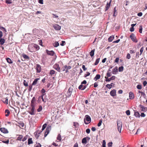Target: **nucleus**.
<instances>
[{"mask_svg": "<svg viewBox=\"0 0 147 147\" xmlns=\"http://www.w3.org/2000/svg\"><path fill=\"white\" fill-rule=\"evenodd\" d=\"M129 98L130 99H133L134 98V93L132 92H130L129 93Z\"/></svg>", "mask_w": 147, "mask_h": 147, "instance_id": "17", "label": "nucleus"}, {"mask_svg": "<svg viewBox=\"0 0 147 147\" xmlns=\"http://www.w3.org/2000/svg\"><path fill=\"white\" fill-rule=\"evenodd\" d=\"M53 27L55 29L57 30H59L61 28V26L56 24L53 25Z\"/></svg>", "mask_w": 147, "mask_h": 147, "instance_id": "15", "label": "nucleus"}, {"mask_svg": "<svg viewBox=\"0 0 147 147\" xmlns=\"http://www.w3.org/2000/svg\"><path fill=\"white\" fill-rule=\"evenodd\" d=\"M55 73V71L53 70H51L50 72V74L51 75L54 74Z\"/></svg>", "mask_w": 147, "mask_h": 147, "instance_id": "44", "label": "nucleus"}, {"mask_svg": "<svg viewBox=\"0 0 147 147\" xmlns=\"http://www.w3.org/2000/svg\"><path fill=\"white\" fill-rule=\"evenodd\" d=\"M47 124L46 123H45L43 125L42 128V131L44 130L45 128L47 126Z\"/></svg>", "mask_w": 147, "mask_h": 147, "instance_id": "46", "label": "nucleus"}, {"mask_svg": "<svg viewBox=\"0 0 147 147\" xmlns=\"http://www.w3.org/2000/svg\"><path fill=\"white\" fill-rule=\"evenodd\" d=\"M87 74H85L84 75V77H86L87 76H89L90 74V73L88 72H87Z\"/></svg>", "mask_w": 147, "mask_h": 147, "instance_id": "58", "label": "nucleus"}, {"mask_svg": "<svg viewBox=\"0 0 147 147\" xmlns=\"http://www.w3.org/2000/svg\"><path fill=\"white\" fill-rule=\"evenodd\" d=\"M110 94L112 96H115L116 95V90L113 89L111 90L110 92Z\"/></svg>", "mask_w": 147, "mask_h": 147, "instance_id": "16", "label": "nucleus"}, {"mask_svg": "<svg viewBox=\"0 0 147 147\" xmlns=\"http://www.w3.org/2000/svg\"><path fill=\"white\" fill-rule=\"evenodd\" d=\"M33 143V141L32 140V138H30L28 140V144H32Z\"/></svg>", "mask_w": 147, "mask_h": 147, "instance_id": "32", "label": "nucleus"}, {"mask_svg": "<svg viewBox=\"0 0 147 147\" xmlns=\"http://www.w3.org/2000/svg\"><path fill=\"white\" fill-rule=\"evenodd\" d=\"M36 99L35 97H33L31 101V106H35V103Z\"/></svg>", "mask_w": 147, "mask_h": 147, "instance_id": "20", "label": "nucleus"}, {"mask_svg": "<svg viewBox=\"0 0 147 147\" xmlns=\"http://www.w3.org/2000/svg\"><path fill=\"white\" fill-rule=\"evenodd\" d=\"M12 3L11 0H7L5 1V3L7 4H11Z\"/></svg>", "mask_w": 147, "mask_h": 147, "instance_id": "40", "label": "nucleus"}, {"mask_svg": "<svg viewBox=\"0 0 147 147\" xmlns=\"http://www.w3.org/2000/svg\"><path fill=\"white\" fill-rule=\"evenodd\" d=\"M126 114L127 115H130V113L129 110H127L126 111Z\"/></svg>", "mask_w": 147, "mask_h": 147, "instance_id": "51", "label": "nucleus"}, {"mask_svg": "<svg viewBox=\"0 0 147 147\" xmlns=\"http://www.w3.org/2000/svg\"><path fill=\"white\" fill-rule=\"evenodd\" d=\"M106 86L109 89H111V86L109 84L106 85Z\"/></svg>", "mask_w": 147, "mask_h": 147, "instance_id": "62", "label": "nucleus"}, {"mask_svg": "<svg viewBox=\"0 0 147 147\" xmlns=\"http://www.w3.org/2000/svg\"><path fill=\"white\" fill-rule=\"evenodd\" d=\"M142 25H141L140 26V28L139 30V32L140 33H142Z\"/></svg>", "mask_w": 147, "mask_h": 147, "instance_id": "38", "label": "nucleus"}, {"mask_svg": "<svg viewBox=\"0 0 147 147\" xmlns=\"http://www.w3.org/2000/svg\"><path fill=\"white\" fill-rule=\"evenodd\" d=\"M5 116L6 117L8 116L9 114H10V111H9L8 110V109H6L5 111Z\"/></svg>", "mask_w": 147, "mask_h": 147, "instance_id": "27", "label": "nucleus"}, {"mask_svg": "<svg viewBox=\"0 0 147 147\" xmlns=\"http://www.w3.org/2000/svg\"><path fill=\"white\" fill-rule=\"evenodd\" d=\"M31 110L29 111V113L32 115H33L35 114L34 109L35 106H31Z\"/></svg>", "mask_w": 147, "mask_h": 147, "instance_id": "11", "label": "nucleus"}, {"mask_svg": "<svg viewBox=\"0 0 147 147\" xmlns=\"http://www.w3.org/2000/svg\"><path fill=\"white\" fill-rule=\"evenodd\" d=\"M5 42V40L3 38H0V44L3 45Z\"/></svg>", "mask_w": 147, "mask_h": 147, "instance_id": "30", "label": "nucleus"}, {"mask_svg": "<svg viewBox=\"0 0 147 147\" xmlns=\"http://www.w3.org/2000/svg\"><path fill=\"white\" fill-rule=\"evenodd\" d=\"M123 67L122 66L120 67L119 68V71H122L123 70Z\"/></svg>", "mask_w": 147, "mask_h": 147, "instance_id": "39", "label": "nucleus"}, {"mask_svg": "<svg viewBox=\"0 0 147 147\" xmlns=\"http://www.w3.org/2000/svg\"><path fill=\"white\" fill-rule=\"evenodd\" d=\"M41 145L39 143L37 144L35 146V147H41Z\"/></svg>", "mask_w": 147, "mask_h": 147, "instance_id": "64", "label": "nucleus"}, {"mask_svg": "<svg viewBox=\"0 0 147 147\" xmlns=\"http://www.w3.org/2000/svg\"><path fill=\"white\" fill-rule=\"evenodd\" d=\"M65 43V42L64 41H62L61 43L60 44V45L62 46H64Z\"/></svg>", "mask_w": 147, "mask_h": 147, "instance_id": "55", "label": "nucleus"}, {"mask_svg": "<svg viewBox=\"0 0 147 147\" xmlns=\"http://www.w3.org/2000/svg\"><path fill=\"white\" fill-rule=\"evenodd\" d=\"M41 131H40L37 130L34 133L35 137L37 138H38L41 133Z\"/></svg>", "mask_w": 147, "mask_h": 147, "instance_id": "12", "label": "nucleus"}, {"mask_svg": "<svg viewBox=\"0 0 147 147\" xmlns=\"http://www.w3.org/2000/svg\"><path fill=\"white\" fill-rule=\"evenodd\" d=\"M115 78V76H112L110 78V80H114Z\"/></svg>", "mask_w": 147, "mask_h": 147, "instance_id": "59", "label": "nucleus"}, {"mask_svg": "<svg viewBox=\"0 0 147 147\" xmlns=\"http://www.w3.org/2000/svg\"><path fill=\"white\" fill-rule=\"evenodd\" d=\"M102 146L103 147H106V142L105 140L102 141Z\"/></svg>", "mask_w": 147, "mask_h": 147, "instance_id": "43", "label": "nucleus"}, {"mask_svg": "<svg viewBox=\"0 0 147 147\" xmlns=\"http://www.w3.org/2000/svg\"><path fill=\"white\" fill-rule=\"evenodd\" d=\"M118 67L117 66L115 67V68L113 69L112 70V73L113 74H116L118 72Z\"/></svg>", "mask_w": 147, "mask_h": 147, "instance_id": "18", "label": "nucleus"}, {"mask_svg": "<svg viewBox=\"0 0 147 147\" xmlns=\"http://www.w3.org/2000/svg\"><path fill=\"white\" fill-rule=\"evenodd\" d=\"M90 139V138L88 136L85 137L82 139V142L83 144H85L87 143V141H89Z\"/></svg>", "mask_w": 147, "mask_h": 147, "instance_id": "9", "label": "nucleus"}, {"mask_svg": "<svg viewBox=\"0 0 147 147\" xmlns=\"http://www.w3.org/2000/svg\"><path fill=\"white\" fill-rule=\"evenodd\" d=\"M86 120L87 121V122L84 119V123L86 124H88L91 122V119L89 116L88 115H86Z\"/></svg>", "mask_w": 147, "mask_h": 147, "instance_id": "5", "label": "nucleus"}, {"mask_svg": "<svg viewBox=\"0 0 147 147\" xmlns=\"http://www.w3.org/2000/svg\"><path fill=\"white\" fill-rule=\"evenodd\" d=\"M57 140H59V141H61V135L60 134H59L58 135V136H57Z\"/></svg>", "mask_w": 147, "mask_h": 147, "instance_id": "35", "label": "nucleus"}, {"mask_svg": "<svg viewBox=\"0 0 147 147\" xmlns=\"http://www.w3.org/2000/svg\"><path fill=\"white\" fill-rule=\"evenodd\" d=\"M102 122V121L101 120H100L97 124V126L98 127H100L101 125Z\"/></svg>", "mask_w": 147, "mask_h": 147, "instance_id": "48", "label": "nucleus"}, {"mask_svg": "<svg viewBox=\"0 0 147 147\" xmlns=\"http://www.w3.org/2000/svg\"><path fill=\"white\" fill-rule=\"evenodd\" d=\"M113 143L112 142H109L108 143L109 147H112Z\"/></svg>", "mask_w": 147, "mask_h": 147, "instance_id": "57", "label": "nucleus"}, {"mask_svg": "<svg viewBox=\"0 0 147 147\" xmlns=\"http://www.w3.org/2000/svg\"><path fill=\"white\" fill-rule=\"evenodd\" d=\"M39 80H40V78H36V79H34V81L33 82L32 84V85H36L38 81Z\"/></svg>", "mask_w": 147, "mask_h": 147, "instance_id": "22", "label": "nucleus"}, {"mask_svg": "<svg viewBox=\"0 0 147 147\" xmlns=\"http://www.w3.org/2000/svg\"><path fill=\"white\" fill-rule=\"evenodd\" d=\"M139 107L140 108V110L142 111L145 112L147 111V107L142 105H140Z\"/></svg>", "mask_w": 147, "mask_h": 147, "instance_id": "8", "label": "nucleus"}, {"mask_svg": "<svg viewBox=\"0 0 147 147\" xmlns=\"http://www.w3.org/2000/svg\"><path fill=\"white\" fill-rule=\"evenodd\" d=\"M49 131L48 130H46L45 132V134H44V136L45 137H46L47 134L49 133Z\"/></svg>", "mask_w": 147, "mask_h": 147, "instance_id": "41", "label": "nucleus"}, {"mask_svg": "<svg viewBox=\"0 0 147 147\" xmlns=\"http://www.w3.org/2000/svg\"><path fill=\"white\" fill-rule=\"evenodd\" d=\"M22 56L25 59H30V58L28 56L24 54H22Z\"/></svg>", "mask_w": 147, "mask_h": 147, "instance_id": "26", "label": "nucleus"}, {"mask_svg": "<svg viewBox=\"0 0 147 147\" xmlns=\"http://www.w3.org/2000/svg\"><path fill=\"white\" fill-rule=\"evenodd\" d=\"M0 131L4 134H7L9 132L8 130L4 127L1 128Z\"/></svg>", "mask_w": 147, "mask_h": 147, "instance_id": "13", "label": "nucleus"}, {"mask_svg": "<svg viewBox=\"0 0 147 147\" xmlns=\"http://www.w3.org/2000/svg\"><path fill=\"white\" fill-rule=\"evenodd\" d=\"M143 50H144V47H142L140 49V55H141L142 54V53L143 51Z\"/></svg>", "mask_w": 147, "mask_h": 147, "instance_id": "49", "label": "nucleus"}, {"mask_svg": "<svg viewBox=\"0 0 147 147\" xmlns=\"http://www.w3.org/2000/svg\"><path fill=\"white\" fill-rule=\"evenodd\" d=\"M143 84L144 86H145L147 84V82L146 81H144L143 82Z\"/></svg>", "mask_w": 147, "mask_h": 147, "instance_id": "63", "label": "nucleus"}, {"mask_svg": "<svg viewBox=\"0 0 147 147\" xmlns=\"http://www.w3.org/2000/svg\"><path fill=\"white\" fill-rule=\"evenodd\" d=\"M107 77H110L111 75V73L110 72H109L108 71H107V73L106 74Z\"/></svg>", "mask_w": 147, "mask_h": 147, "instance_id": "45", "label": "nucleus"}, {"mask_svg": "<svg viewBox=\"0 0 147 147\" xmlns=\"http://www.w3.org/2000/svg\"><path fill=\"white\" fill-rule=\"evenodd\" d=\"M27 135H26V136H25L23 138H22V141L23 142H24L25 140H26L27 139Z\"/></svg>", "mask_w": 147, "mask_h": 147, "instance_id": "53", "label": "nucleus"}, {"mask_svg": "<svg viewBox=\"0 0 147 147\" xmlns=\"http://www.w3.org/2000/svg\"><path fill=\"white\" fill-rule=\"evenodd\" d=\"M73 90V88L71 87H70L69 88L67 93V97H69V96H70L71 95V93Z\"/></svg>", "mask_w": 147, "mask_h": 147, "instance_id": "10", "label": "nucleus"}, {"mask_svg": "<svg viewBox=\"0 0 147 147\" xmlns=\"http://www.w3.org/2000/svg\"><path fill=\"white\" fill-rule=\"evenodd\" d=\"M134 115L137 117H140V114L138 112H135Z\"/></svg>", "mask_w": 147, "mask_h": 147, "instance_id": "31", "label": "nucleus"}, {"mask_svg": "<svg viewBox=\"0 0 147 147\" xmlns=\"http://www.w3.org/2000/svg\"><path fill=\"white\" fill-rule=\"evenodd\" d=\"M114 38V37L113 35H112L109 37L108 39V40L109 42H111L113 40Z\"/></svg>", "mask_w": 147, "mask_h": 147, "instance_id": "24", "label": "nucleus"}, {"mask_svg": "<svg viewBox=\"0 0 147 147\" xmlns=\"http://www.w3.org/2000/svg\"><path fill=\"white\" fill-rule=\"evenodd\" d=\"M138 89L140 90L142 88V87L141 85L138 84L136 87Z\"/></svg>", "mask_w": 147, "mask_h": 147, "instance_id": "47", "label": "nucleus"}, {"mask_svg": "<svg viewBox=\"0 0 147 147\" xmlns=\"http://www.w3.org/2000/svg\"><path fill=\"white\" fill-rule=\"evenodd\" d=\"M99 61H100V58H98V59H97L96 60L95 62L94 63V65H97Z\"/></svg>", "mask_w": 147, "mask_h": 147, "instance_id": "37", "label": "nucleus"}, {"mask_svg": "<svg viewBox=\"0 0 147 147\" xmlns=\"http://www.w3.org/2000/svg\"><path fill=\"white\" fill-rule=\"evenodd\" d=\"M111 2V1L109 3H107L105 7V11L107 10L109 8L110 6Z\"/></svg>", "mask_w": 147, "mask_h": 147, "instance_id": "21", "label": "nucleus"}, {"mask_svg": "<svg viewBox=\"0 0 147 147\" xmlns=\"http://www.w3.org/2000/svg\"><path fill=\"white\" fill-rule=\"evenodd\" d=\"M51 129V126H48L46 128V130H48L49 131Z\"/></svg>", "mask_w": 147, "mask_h": 147, "instance_id": "54", "label": "nucleus"}, {"mask_svg": "<svg viewBox=\"0 0 147 147\" xmlns=\"http://www.w3.org/2000/svg\"><path fill=\"white\" fill-rule=\"evenodd\" d=\"M59 45V44L58 42H55L53 44V46L55 47H57Z\"/></svg>", "mask_w": 147, "mask_h": 147, "instance_id": "36", "label": "nucleus"}, {"mask_svg": "<svg viewBox=\"0 0 147 147\" xmlns=\"http://www.w3.org/2000/svg\"><path fill=\"white\" fill-rule=\"evenodd\" d=\"M23 84L25 86H28V82L26 80H24L23 82Z\"/></svg>", "mask_w": 147, "mask_h": 147, "instance_id": "34", "label": "nucleus"}, {"mask_svg": "<svg viewBox=\"0 0 147 147\" xmlns=\"http://www.w3.org/2000/svg\"><path fill=\"white\" fill-rule=\"evenodd\" d=\"M105 78L106 79L105 81L106 82H109L111 80H110V78H108V77L106 76L105 77Z\"/></svg>", "mask_w": 147, "mask_h": 147, "instance_id": "50", "label": "nucleus"}, {"mask_svg": "<svg viewBox=\"0 0 147 147\" xmlns=\"http://www.w3.org/2000/svg\"><path fill=\"white\" fill-rule=\"evenodd\" d=\"M86 87V86L83 85L82 84H81L79 86L78 88L80 90H84Z\"/></svg>", "mask_w": 147, "mask_h": 147, "instance_id": "19", "label": "nucleus"}, {"mask_svg": "<svg viewBox=\"0 0 147 147\" xmlns=\"http://www.w3.org/2000/svg\"><path fill=\"white\" fill-rule=\"evenodd\" d=\"M8 98L7 97H6L4 99H3V102L4 103L8 104Z\"/></svg>", "mask_w": 147, "mask_h": 147, "instance_id": "33", "label": "nucleus"}, {"mask_svg": "<svg viewBox=\"0 0 147 147\" xmlns=\"http://www.w3.org/2000/svg\"><path fill=\"white\" fill-rule=\"evenodd\" d=\"M42 110V107L41 106H39L38 108L37 109V111L38 112L41 111Z\"/></svg>", "mask_w": 147, "mask_h": 147, "instance_id": "42", "label": "nucleus"}, {"mask_svg": "<svg viewBox=\"0 0 147 147\" xmlns=\"http://www.w3.org/2000/svg\"><path fill=\"white\" fill-rule=\"evenodd\" d=\"M100 77V76L99 74H97L95 77L94 78V80L95 81H96L98 79H99Z\"/></svg>", "mask_w": 147, "mask_h": 147, "instance_id": "23", "label": "nucleus"}, {"mask_svg": "<svg viewBox=\"0 0 147 147\" xmlns=\"http://www.w3.org/2000/svg\"><path fill=\"white\" fill-rule=\"evenodd\" d=\"M23 138V136L22 135H20L17 138V140L20 141L22 140V139Z\"/></svg>", "mask_w": 147, "mask_h": 147, "instance_id": "29", "label": "nucleus"}, {"mask_svg": "<svg viewBox=\"0 0 147 147\" xmlns=\"http://www.w3.org/2000/svg\"><path fill=\"white\" fill-rule=\"evenodd\" d=\"M117 123L118 131L120 133L122 125V122L120 121H117Z\"/></svg>", "mask_w": 147, "mask_h": 147, "instance_id": "4", "label": "nucleus"}, {"mask_svg": "<svg viewBox=\"0 0 147 147\" xmlns=\"http://www.w3.org/2000/svg\"><path fill=\"white\" fill-rule=\"evenodd\" d=\"M126 58L127 59H129L130 58L131 56H130V54H129V53L127 54V56H126Z\"/></svg>", "mask_w": 147, "mask_h": 147, "instance_id": "52", "label": "nucleus"}, {"mask_svg": "<svg viewBox=\"0 0 147 147\" xmlns=\"http://www.w3.org/2000/svg\"><path fill=\"white\" fill-rule=\"evenodd\" d=\"M82 68L84 71H86L87 69V68L85 67V66L84 65H83L82 66Z\"/></svg>", "mask_w": 147, "mask_h": 147, "instance_id": "61", "label": "nucleus"}, {"mask_svg": "<svg viewBox=\"0 0 147 147\" xmlns=\"http://www.w3.org/2000/svg\"><path fill=\"white\" fill-rule=\"evenodd\" d=\"M7 62L10 63L12 64L13 63V61H11V59L9 58H7L6 59Z\"/></svg>", "mask_w": 147, "mask_h": 147, "instance_id": "28", "label": "nucleus"}, {"mask_svg": "<svg viewBox=\"0 0 147 147\" xmlns=\"http://www.w3.org/2000/svg\"><path fill=\"white\" fill-rule=\"evenodd\" d=\"M46 51L47 54L49 55L53 56L55 54L54 51H49L47 49L46 50Z\"/></svg>", "mask_w": 147, "mask_h": 147, "instance_id": "14", "label": "nucleus"}, {"mask_svg": "<svg viewBox=\"0 0 147 147\" xmlns=\"http://www.w3.org/2000/svg\"><path fill=\"white\" fill-rule=\"evenodd\" d=\"M40 49L39 46L35 44H31L28 45V49L31 52H33Z\"/></svg>", "mask_w": 147, "mask_h": 147, "instance_id": "1", "label": "nucleus"}, {"mask_svg": "<svg viewBox=\"0 0 147 147\" xmlns=\"http://www.w3.org/2000/svg\"><path fill=\"white\" fill-rule=\"evenodd\" d=\"M62 65L63 64L60 63H59V64L56 63L54 65L53 67L58 72H60V66H61V65Z\"/></svg>", "mask_w": 147, "mask_h": 147, "instance_id": "3", "label": "nucleus"}, {"mask_svg": "<svg viewBox=\"0 0 147 147\" xmlns=\"http://www.w3.org/2000/svg\"><path fill=\"white\" fill-rule=\"evenodd\" d=\"M67 65H64L63 67L62 68V69L63 71H64L66 69H67Z\"/></svg>", "mask_w": 147, "mask_h": 147, "instance_id": "56", "label": "nucleus"}, {"mask_svg": "<svg viewBox=\"0 0 147 147\" xmlns=\"http://www.w3.org/2000/svg\"><path fill=\"white\" fill-rule=\"evenodd\" d=\"M95 50V49H93L91 50V51L90 52V55L91 57H92L94 55Z\"/></svg>", "mask_w": 147, "mask_h": 147, "instance_id": "25", "label": "nucleus"}, {"mask_svg": "<svg viewBox=\"0 0 147 147\" xmlns=\"http://www.w3.org/2000/svg\"><path fill=\"white\" fill-rule=\"evenodd\" d=\"M45 90L44 88H42L41 90V93H42V95L41 96H39L38 97L39 99L41 98L42 101L44 102H46L47 101V99L46 98H43L44 97H46V94L45 93Z\"/></svg>", "mask_w": 147, "mask_h": 147, "instance_id": "2", "label": "nucleus"}, {"mask_svg": "<svg viewBox=\"0 0 147 147\" xmlns=\"http://www.w3.org/2000/svg\"><path fill=\"white\" fill-rule=\"evenodd\" d=\"M35 67L36 72L38 73H40L41 70V67L40 65L38 64H36Z\"/></svg>", "mask_w": 147, "mask_h": 147, "instance_id": "6", "label": "nucleus"}, {"mask_svg": "<svg viewBox=\"0 0 147 147\" xmlns=\"http://www.w3.org/2000/svg\"><path fill=\"white\" fill-rule=\"evenodd\" d=\"M119 58H117L115 59V62H116V63H118V62H119Z\"/></svg>", "mask_w": 147, "mask_h": 147, "instance_id": "60", "label": "nucleus"}, {"mask_svg": "<svg viewBox=\"0 0 147 147\" xmlns=\"http://www.w3.org/2000/svg\"><path fill=\"white\" fill-rule=\"evenodd\" d=\"M130 38L133 42H138V40L136 37L133 34H132L130 35Z\"/></svg>", "mask_w": 147, "mask_h": 147, "instance_id": "7", "label": "nucleus"}]
</instances>
